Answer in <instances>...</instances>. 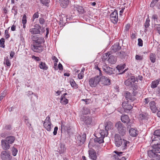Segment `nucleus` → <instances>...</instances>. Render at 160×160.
I'll list each match as a JSON object with an SVG mask.
<instances>
[{
	"label": "nucleus",
	"instance_id": "obj_60",
	"mask_svg": "<svg viewBox=\"0 0 160 160\" xmlns=\"http://www.w3.org/2000/svg\"><path fill=\"white\" fill-rule=\"evenodd\" d=\"M84 73L80 72L78 75V78L79 79H82L84 77Z\"/></svg>",
	"mask_w": 160,
	"mask_h": 160
},
{
	"label": "nucleus",
	"instance_id": "obj_15",
	"mask_svg": "<svg viewBox=\"0 0 160 160\" xmlns=\"http://www.w3.org/2000/svg\"><path fill=\"white\" fill-rule=\"evenodd\" d=\"M1 143V146L3 149L5 151L9 149L10 147V145L5 139L2 140Z\"/></svg>",
	"mask_w": 160,
	"mask_h": 160
},
{
	"label": "nucleus",
	"instance_id": "obj_2",
	"mask_svg": "<svg viewBox=\"0 0 160 160\" xmlns=\"http://www.w3.org/2000/svg\"><path fill=\"white\" fill-rule=\"evenodd\" d=\"M115 127L118 132L122 136L126 134V128L125 126L120 121L117 122L115 124Z\"/></svg>",
	"mask_w": 160,
	"mask_h": 160
},
{
	"label": "nucleus",
	"instance_id": "obj_18",
	"mask_svg": "<svg viewBox=\"0 0 160 160\" xmlns=\"http://www.w3.org/2000/svg\"><path fill=\"white\" fill-rule=\"evenodd\" d=\"M125 97L127 101L133 102L136 99V98L133 97L130 92L128 91L126 92Z\"/></svg>",
	"mask_w": 160,
	"mask_h": 160
},
{
	"label": "nucleus",
	"instance_id": "obj_36",
	"mask_svg": "<svg viewBox=\"0 0 160 160\" xmlns=\"http://www.w3.org/2000/svg\"><path fill=\"white\" fill-rule=\"evenodd\" d=\"M39 67L41 69H42L45 70H47L48 67L45 62H41L39 64Z\"/></svg>",
	"mask_w": 160,
	"mask_h": 160
},
{
	"label": "nucleus",
	"instance_id": "obj_29",
	"mask_svg": "<svg viewBox=\"0 0 160 160\" xmlns=\"http://www.w3.org/2000/svg\"><path fill=\"white\" fill-rule=\"evenodd\" d=\"M129 142L124 139H123L122 143V147L123 149H125L127 148L128 146H129Z\"/></svg>",
	"mask_w": 160,
	"mask_h": 160
},
{
	"label": "nucleus",
	"instance_id": "obj_14",
	"mask_svg": "<svg viewBox=\"0 0 160 160\" xmlns=\"http://www.w3.org/2000/svg\"><path fill=\"white\" fill-rule=\"evenodd\" d=\"M86 139V135L83 134L82 135H79L77 137V142L78 143V145H81L83 144Z\"/></svg>",
	"mask_w": 160,
	"mask_h": 160
},
{
	"label": "nucleus",
	"instance_id": "obj_41",
	"mask_svg": "<svg viewBox=\"0 0 160 160\" xmlns=\"http://www.w3.org/2000/svg\"><path fill=\"white\" fill-rule=\"evenodd\" d=\"M109 52H108L103 54L102 58V60H108V57L109 56Z\"/></svg>",
	"mask_w": 160,
	"mask_h": 160
},
{
	"label": "nucleus",
	"instance_id": "obj_19",
	"mask_svg": "<svg viewBox=\"0 0 160 160\" xmlns=\"http://www.w3.org/2000/svg\"><path fill=\"white\" fill-rule=\"evenodd\" d=\"M89 158L92 160H96L97 156L96 152L93 149L90 150L88 151Z\"/></svg>",
	"mask_w": 160,
	"mask_h": 160
},
{
	"label": "nucleus",
	"instance_id": "obj_21",
	"mask_svg": "<svg viewBox=\"0 0 160 160\" xmlns=\"http://www.w3.org/2000/svg\"><path fill=\"white\" fill-rule=\"evenodd\" d=\"M96 138L94 139V142L96 143H98L99 144L104 142L103 138L100 136L99 134H96Z\"/></svg>",
	"mask_w": 160,
	"mask_h": 160
},
{
	"label": "nucleus",
	"instance_id": "obj_33",
	"mask_svg": "<svg viewBox=\"0 0 160 160\" xmlns=\"http://www.w3.org/2000/svg\"><path fill=\"white\" fill-rule=\"evenodd\" d=\"M90 109L88 108L84 107L82 111V113L83 114H88L90 113Z\"/></svg>",
	"mask_w": 160,
	"mask_h": 160
},
{
	"label": "nucleus",
	"instance_id": "obj_1",
	"mask_svg": "<svg viewBox=\"0 0 160 160\" xmlns=\"http://www.w3.org/2000/svg\"><path fill=\"white\" fill-rule=\"evenodd\" d=\"M136 82H138L137 78L134 76H132L125 81L124 83L126 86L131 87L133 90H135L138 88V86Z\"/></svg>",
	"mask_w": 160,
	"mask_h": 160
},
{
	"label": "nucleus",
	"instance_id": "obj_5",
	"mask_svg": "<svg viewBox=\"0 0 160 160\" xmlns=\"http://www.w3.org/2000/svg\"><path fill=\"white\" fill-rule=\"evenodd\" d=\"M100 76L97 75L90 78L89 81V84L92 87H95L98 84L100 85Z\"/></svg>",
	"mask_w": 160,
	"mask_h": 160
},
{
	"label": "nucleus",
	"instance_id": "obj_30",
	"mask_svg": "<svg viewBox=\"0 0 160 160\" xmlns=\"http://www.w3.org/2000/svg\"><path fill=\"white\" fill-rule=\"evenodd\" d=\"M15 139V137L12 136L8 137L5 138L6 140L10 144L13 142Z\"/></svg>",
	"mask_w": 160,
	"mask_h": 160
},
{
	"label": "nucleus",
	"instance_id": "obj_44",
	"mask_svg": "<svg viewBox=\"0 0 160 160\" xmlns=\"http://www.w3.org/2000/svg\"><path fill=\"white\" fill-rule=\"evenodd\" d=\"M151 100V98H145L144 101H143L144 104L145 105H146Z\"/></svg>",
	"mask_w": 160,
	"mask_h": 160
},
{
	"label": "nucleus",
	"instance_id": "obj_56",
	"mask_svg": "<svg viewBox=\"0 0 160 160\" xmlns=\"http://www.w3.org/2000/svg\"><path fill=\"white\" fill-rule=\"evenodd\" d=\"M115 59V57L113 55H111L109 53V56L107 60H114Z\"/></svg>",
	"mask_w": 160,
	"mask_h": 160
},
{
	"label": "nucleus",
	"instance_id": "obj_34",
	"mask_svg": "<svg viewBox=\"0 0 160 160\" xmlns=\"http://www.w3.org/2000/svg\"><path fill=\"white\" fill-rule=\"evenodd\" d=\"M66 148L65 145L63 144H61L60 147L58 148V150L60 153H62L65 151Z\"/></svg>",
	"mask_w": 160,
	"mask_h": 160
},
{
	"label": "nucleus",
	"instance_id": "obj_49",
	"mask_svg": "<svg viewBox=\"0 0 160 160\" xmlns=\"http://www.w3.org/2000/svg\"><path fill=\"white\" fill-rule=\"evenodd\" d=\"M82 101H84L85 102L86 104H89L91 103L92 101L91 99H82L81 100Z\"/></svg>",
	"mask_w": 160,
	"mask_h": 160
},
{
	"label": "nucleus",
	"instance_id": "obj_61",
	"mask_svg": "<svg viewBox=\"0 0 160 160\" xmlns=\"http://www.w3.org/2000/svg\"><path fill=\"white\" fill-rule=\"evenodd\" d=\"M70 84L71 85V86L72 87L74 88H76V82L74 81H71L70 82Z\"/></svg>",
	"mask_w": 160,
	"mask_h": 160
},
{
	"label": "nucleus",
	"instance_id": "obj_40",
	"mask_svg": "<svg viewBox=\"0 0 160 160\" xmlns=\"http://www.w3.org/2000/svg\"><path fill=\"white\" fill-rule=\"evenodd\" d=\"M154 27L158 33L160 35V24H155Z\"/></svg>",
	"mask_w": 160,
	"mask_h": 160
},
{
	"label": "nucleus",
	"instance_id": "obj_54",
	"mask_svg": "<svg viewBox=\"0 0 160 160\" xmlns=\"http://www.w3.org/2000/svg\"><path fill=\"white\" fill-rule=\"evenodd\" d=\"M39 15H38V12H35L33 15L32 17L33 21L34 19L35 18H38Z\"/></svg>",
	"mask_w": 160,
	"mask_h": 160
},
{
	"label": "nucleus",
	"instance_id": "obj_27",
	"mask_svg": "<svg viewBox=\"0 0 160 160\" xmlns=\"http://www.w3.org/2000/svg\"><path fill=\"white\" fill-rule=\"evenodd\" d=\"M97 134H99L100 135V136L102 137L104 139L105 137H107L108 134V131L106 130H102L100 131L99 132L97 133Z\"/></svg>",
	"mask_w": 160,
	"mask_h": 160
},
{
	"label": "nucleus",
	"instance_id": "obj_62",
	"mask_svg": "<svg viewBox=\"0 0 160 160\" xmlns=\"http://www.w3.org/2000/svg\"><path fill=\"white\" fill-rule=\"evenodd\" d=\"M4 63L8 67H10L11 65L9 61H4Z\"/></svg>",
	"mask_w": 160,
	"mask_h": 160
},
{
	"label": "nucleus",
	"instance_id": "obj_45",
	"mask_svg": "<svg viewBox=\"0 0 160 160\" xmlns=\"http://www.w3.org/2000/svg\"><path fill=\"white\" fill-rule=\"evenodd\" d=\"M40 2L43 5L47 6L50 2V0H40Z\"/></svg>",
	"mask_w": 160,
	"mask_h": 160
},
{
	"label": "nucleus",
	"instance_id": "obj_53",
	"mask_svg": "<svg viewBox=\"0 0 160 160\" xmlns=\"http://www.w3.org/2000/svg\"><path fill=\"white\" fill-rule=\"evenodd\" d=\"M22 24H26L27 22V17L26 15L24 14L22 18Z\"/></svg>",
	"mask_w": 160,
	"mask_h": 160
},
{
	"label": "nucleus",
	"instance_id": "obj_37",
	"mask_svg": "<svg viewBox=\"0 0 160 160\" xmlns=\"http://www.w3.org/2000/svg\"><path fill=\"white\" fill-rule=\"evenodd\" d=\"M158 144H157V145H155V144L153 146V149L156 154L160 153V146L159 147Z\"/></svg>",
	"mask_w": 160,
	"mask_h": 160
},
{
	"label": "nucleus",
	"instance_id": "obj_22",
	"mask_svg": "<svg viewBox=\"0 0 160 160\" xmlns=\"http://www.w3.org/2000/svg\"><path fill=\"white\" fill-rule=\"evenodd\" d=\"M59 1L60 6L63 8L67 7L70 2L69 0H59Z\"/></svg>",
	"mask_w": 160,
	"mask_h": 160
},
{
	"label": "nucleus",
	"instance_id": "obj_55",
	"mask_svg": "<svg viewBox=\"0 0 160 160\" xmlns=\"http://www.w3.org/2000/svg\"><path fill=\"white\" fill-rule=\"evenodd\" d=\"M77 10L78 11L81 13H83L84 12V10L83 8L82 7H79L77 8Z\"/></svg>",
	"mask_w": 160,
	"mask_h": 160
},
{
	"label": "nucleus",
	"instance_id": "obj_38",
	"mask_svg": "<svg viewBox=\"0 0 160 160\" xmlns=\"http://www.w3.org/2000/svg\"><path fill=\"white\" fill-rule=\"evenodd\" d=\"M9 28L10 27H9L5 31L4 36L6 39H8L10 37V34L8 32Z\"/></svg>",
	"mask_w": 160,
	"mask_h": 160
},
{
	"label": "nucleus",
	"instance_id": "obj_7",
	"mask_svg": "<svg viewBox=\"0 0 160 160\" xmlns=\"http://www.w3.org/2000/svg\"><path fill=\"white\" fill-rule=\"evenodd\" d=\"M133 102L127 101L124 102L122 103V106L126 112L129 111L132 108V105H133Z\"/></svg>",
	"mask_w": 160,
	"mask_h": 160
},
{
	"label": "nucleus",
	"instance_id": "obj_9",
	"mask_svg": "<svg viewBox=\"0 0 160 160\" xmlns=\"http://www.w3.org/2000/svg\"><path fill=\"white\" fill-rule=\"evenodd\" d=\"M100 85H103L108 86L110 85L111 82L110 79L105 76H102L100 77Z\"/></svg>",
	"mask_w": 160,
	"mask_h": 160
},
{
	"label": "nucleus",
	"instance_id": "obj_39",
	"mask_svg": "<svg viewBox=\"0 0 160 160\" xmlns=\"http://www.w3.org/2000/svg\"><path fill=\"white\" fill-rule=\"evenodd\" d=\"M12 12L14 14L15 16L17 15L18 13L17 7L15 6H13L12 10Z\"/></svg>",
	"mask_w": 160,
	"mask_h": 160
},
{
	"label": "nucleus",
	"instance_id": "obj_25",
	"mask_svg": "<svg viewBox=\"0 0 160 160\" xmlns=\"http://www.w3.org/2000/svg\"><path fill=\"white\" fill-rule=\"evenodd\" d=\"M121 119L123 122L126 123H128L130 120L129 117L127 115H122L121 116Z\"/></svg>",
	"mask_w": 160,
	"mask_h": 160
},
{
	"label": "nucleus",
	"instance_id": "obj_47",
	"mask_svg": "<svg viewBox=\"0 0 160 160\" xmlns=\"http://www.w3.org/2000/svg\"><path fill=\"white\" fill-rule=\"evenodd\" d=\"M149 57L150 60H155L156 55L155 54L151 53L150 54Z\"/></svg>",
	"mask_w": 160,
	"mask_h": 160
},
{
	"label": "nucleus",
	"instance_id": "obj_26",
	"mask_svg": "<svg viewBox=\"0 0 160 160\" xmlns=\"http://www.w3.org/2000/svg\"><path fill=\"white\" fill-rule=\"evenodd\" d=\"M129 133L130 136L135 137L138 135V131L136 129L131 128L129 130Z\"/></svg>",
	"mask_w": 160,
	"mask_h": 160
},
{
	"label": "nucleus",
	"instance_id": "obj_3",
	"mask_svg": "<svg viewBox=\"0 0 160 160\" xmlns=\"http://www.w3.org/2000/svg\"><path fill=\"white\" fill-rule=\"evenodd\" d=\"M35 28H30L29 30V32L31 34H41L44 33L45 31L44 28L42 27L41 28V27L40 25L38 24H36L35 26Z\"/></svg>",
	"mask_w": 160,
	"mask_h": 160
},
{
	"label": "nucleus",
	"instance_id": "obj_16",
	"mask_svg": "<svg viewBox=\"0 0 160 160\" xmlns=\"http://www.w3.org/2000/svg\"><path fill=\"white\" fill-rule=\"evenodd\" d=\"M103 71L108 74L111 75L114 73V71L115 70V69L107 66H105L103 68Z\"/></svg>",
	"mask_w": 160,
	"mask_h": 160
},
{
	"label": "nucleus",
	"instance_id": "obj_57",
	"mask_svg": "<svg viewBox=\"0 0 160 160\" xmlns=\"http://www.w3.org/2000/svg\"><path fill=\"white\" fill-rule=\"evenodd\" d=\"M138 45L139 46H142L143 45V42L142 40L140 38L138 39Z\"/></svg>",
	"mask_w": 160,
	"mask_h": 160
},
{
	"label": "nucleus",
	"instance_id": "obj_24",
	"mask_svg": "<svg viewBox=\"0 0 160 160\" xmlns=\"http://www.w3.org/2000/svg\"><path fill=\"white\" fill-rule=\"evenodd\" d=\"M105 130L108 131V130H110L113 128V124L110 121L106 122L105 123Z\"/></svg>",
	"mask_w": 160,
	"mask_h": 160
},
{
	"label": "nucleus",
	"instance_id": "obj_13",
	"mask_svg": "<svg viewBox=\"0 0 160 160\" xmlns=\"http://www.w3.org/2000/svg\"><path fill=\"white\" fill-rule=\"evenodd\" d=\"M81 120L83 121L87 125H90L92 121V117L89 116H82L81 118Z\"/></svg>",
	"mask_w": 160,
	"mask_h": 160
},
{
	"label": "nucleus",
	"instance_id": "obj_4",
	"mask_svg": "<svg viewBox=\"0 0 160 160\" xmlns=\"http://www.w3.org/2000/svg\"><path fill=\"white\" fill-rule=\"evenodd\" d=\"M31 39L33 42V44H42L45 42L44 38L42 37H38L37 35H32Z\"/></svg>",
	"mask_w": 160,
	"mask_h": 160
},
{
	"label": "nucleus",
	"instance_id": "obj_50",
	"mask_svg": "<svg viewBox=\"0 0 160 160\" xmlns=\"http://www.w3.org/2000/svg\"><path fill=\"white\" fill-rule=\"evenodd\" d=\"M154 134L156 136H158L160 137V129L155 131L154 132Z\"/></svg>",
	"mask_w": 160,
	"mask_h": 160
},
{
	"label": "nucleus",
	"instance_id": "obj_32",
	"mask_svg": "<svg viewBox=\"0 0 160 160\" xmlns=\"http://www.w3.org/2000/svg\"><path fill=\"white\" fill-rule=\"evenodd\" d=\"M60 102L62 104L66 105L68 103V100L67 99L66 97H63L62 96H61Z\"/></svg>",
	"mask_w": 160,
	"mask_h": 160
},
{
	"label": "nucleus",
	"instance_id": "obj_64",
	"mask_svg": "<svg viewBox=\"0 0 160 160\" xmlns=\"http://www.w3.org/2000/svg\"><path fill=\"white\" fill-rule=\"evenodd\" d=\"M153 158H154L155 160H160V155L156 154L155 156Z\"/></svg>",
	"mask_w": 160,
	"mask_h": 160
},
{
	"label": "nucleus",
	"instance_id": "obj_17",
	"mask_svg": "<svg viewBox=\"0 0 160 160\" xmlns=\"http://www.w3.org/2000/svg\"><path fill=\"white\" fill-rule=\"evenodd\" d=\"M138 118L142 123H145L148 120V117L146 113H142L139 115Z\"/></svg>",
	"mask_w": 160,
	"mask_h": 160
},
{
	"label": "nucleus",
	"instance_id": "obj_11",
	"mask_svg": "<svg viewBox=\"0 0 160 160\" xmlns=\"http://www.w3.org/2000/svg\"><path fill=\"white\" fill-rule=\"evenodd\" d=\"M122 140L120 136L118 134H116L114 137V142L116 146L117 147L121 146L122 143Z\"/></svg>",
	"mask_w": 160,
	"mask_h": 160
},
{
	"label": "nucleus",
	"instance_id": "obj_12",
	"mask_svg": "<svg viewBox=\"0 0 160 160\" xmlns=\"http://www.w3.org/2000/svg\"><path fill=\"white\" fill-rule=\"evenodd\" d=\"M31 47L34 52H41L43 49V47L41 44H33Z\"/></svg>",
	"mask_w": 160,
	"mask_h": 160
},
{
	"label": "nucleus",
	"instance_id": "obj_28",
	"mask_svg": "<svg viewBox=\"0 0 160 160\" xmlns=\"http://www.w3.org/2000/svg\"><path fill=\"white\" fill-rule=\"evenodd\" d=\"M148 154L149 157L152 158H154L156 154V152L153 148L152 150H149L148 152Z\"/></svg>",
	"mask_w": 160,
	"mask_h": 160
},
{
	"label": "nucleus",
	"instance_id": "obj_43",
	"mask_svg": "<svg viewBox=\"0 0 160 160\" xmlns=\"http://www.w3.org/2000/svg\"><path fill=\"white\" fill-rule=\"evenodd\" d=\"M5 39L2 38L0 39V45L1 47L4 48L5 45H4Z\"/></svg>",
	"mask_w": 160,
	"mask_h": 160
},
{
	"label": "nucleus",
	"instance_id": "obj_51",
	"mask_svg": "<svg viewBox=\"0 0 160 160\" xmlns=\"http://www.w3.org/2000/svg\"><path fill=\"white\" fill-rule=\"evenodd\" d=\"M98 62L95 63L94 64V68L96 69L97 70H99V76H101V75L102 74L101 71L100 70V69L99 68V67H98Z\"/></svg>",
	"mask_w": 160,
	"mask_h": 160
},
{
	"label": "nucleus",
	"instance_id": "obj_8",
	"mask_svg": "<svg viewBox=\"0 0 160 160\" xmlns=\"http://www.w3.org/2000/svg\"><path fill=\"white\" fill-rule=\"evenodd\" d=\"M0 157L2 160H11L12 159L10 153L5 150L1 152Z\"/></svg>",
	"mask_w": 160,
	"mask_h": 160
},
{
	"label": "nucleus",
	"instance_id": "obj_46",
	"mask_svg": "<svg viewBox=\"0 0 160 160\" xmlns=\"http://www.w3.org/2000/svg\"><path fill=\"white\" fill-rule=\"evenodd\" d=\"M12 155L14 156H16L18 152V150L16 148L13 147L12 149Z\"/></svg>",
	"mask_w": 160,
	"mask_h": 160
},
{
	"label": "nucleus",
	"instance_id": "obj_52",
	"mask_svg": "<svg viewBox=\"0 0 160 160\" xmlns=\"http://www.w3.org/2000/svg\"><path fill=\"white\" fill-rule=\"evenodd\" d=\"M159 0H153L151 2L150 4V6L152 7H154L156 4Z\"/></svg>",
	"mask_w": 160,
	"mask_h": 160
},
{
	"label": "nucleus",
	"instance_id": "obj_59",
	"mask_svg": "<svg viewBox=\"0 0 160 160\" xmlns=\"http://www.w3.org/2000/svg\"><path fill=\"white\" fill-rule=\"evenodd\" d=\"M136 59L137 60H141L143 59V58L142 56H139L138 55H136L135 56Z\"/></svg>",
	"mask_w": 160,
	"mask_h": 160
},
{
	"label": "nucleus",
	"instance_id": "obj_35",
	"mask_svg": "<svg viewBox=\"0 0 160 160\" xmlns=\"http://www.w3.org/2000/svg\"><path fill=\"white\" fill-rule=\"evenodd\" d=\"M23 118L24 119V122L25 123L29 128L31 126V124L29 122V119L25 116L23 117Z\"/></svg>",
	"mask_w": 160,
	"mask_h": 160
},
{
	"label": "nucleus",
	"instance_id": "obj_10",
	"mask_svg": "<svg viewBox=\"0 0 160 160\" xmlns=\"http://www.w3.org/2000/svg\"><path fill=\"white\" fill-rule=\"evenodd\" d=\"M110 19L111 22L114 24L117 23L118 21V11L115 10L110 15Z\"/></svg>",
	"mask_w": 160,
	"mask_h": 160
},
{
	"label": "nucleus",
	"instance_id": "obj_6",
	"mask_svg": "<svg viewBox=\"0 0 160 160\" xmlns=\"http://www.w3.org/2000/svg\"><path fill=\"white\" fill-rule=\"evenodd\" d=\"M43 124L44 128L47 131L49 132L51 131L53 126L52 125L50 117L49 116L46 117Z\"/></svg>",
	"mask_w": 160,
	"mask_h": 160
},
{
	"label": "nucleus",
	"instance_id": "obj_58",
	"mask_svg": "<svg viewBox=\"0 0 160 160\" xmlns=\"http://www.w3.org/2000/svg\"><path fill=\"white\" fill-rule=\"evenodd\" d=\"M39 22L41 24H43L45 22V19L42 18H40L39 19Z\"/></svg>",
	"mask_w": 160,
	"mask_h": 160
},
{
	"label": "nucleus",
	"instance_id": "obj_63",
	"mask_svg": "<svg viewBox=\"0 0 160 160\" xmlns=\"http://www.w3.org/2000/svg\"><path fill=\"white\" fill-rule=\"evenodd\" d=\"M152 19L154 21L157 20L158 18V15L156 14H154L152 16Z\"/></svg>",
	"mask_w": 160,
	"mask_h": 160
},
{
	"label": "nucleus",
	"instance_id": "obj_20",
	"mask_svg": "<svg viewBox=\"0 0 160 160\" xmlns=\"http://www.w3.org/2000/svg\"><path fill=\"white\" fill-rule=\"evenodd\" d=\"M149 106L152 112L153 113L156 112L157 108L156 106L155 102L153 101H151L149 103Z\"/></svg>",
	"mask_w": 160,
	"mask_h": 160
},
{
	"label": "nucleus",
	"instance_id": "obj_31",
	"mask_svg": "<svg viewBox=\"0 0 160 160\" xmlns=\"http://www.w3.org/2000/svg\"><path fill=\"white\" fill-rule=\"evenodd\" d=\"M160 82V79H158L156 80L153 81L152 83L151 87L152 88H156L159 83Z\"/></svg>",
	"mask_w": 160,
	"mask_h": 160
},
{
	"label": "nucleus",
	"instance_id": "obj_23",
	"mask_svg": "<svg viewBox=\"0 0 160 160\" xmlns=\"http://www.w3.org/2000/svg\"><path fill=\"white\" fill-rule=\"evenodd\" d=\"M121 48V47L119 46L118 43H116L113 45L111 48V50L114 52H116Z\"/></svg>",
	"mask_w": 160,
	"mask_h": 160
},
{
	"label": "nucleus",
	"instance_id": "obj_48",
	"mask_svg": "<svg viewBox=\"0 0 160 160\" xmlns=\"http://www.w3.org/2000/svg\"><path fill=\"white\" fill-rule=\"evenodd\" d=\"M150 20L148 18H147L146 20V22L145 23L144 26L145 28H147L150 25L149 24Z\"/></svg>",
	"mask_w": 160,
	"mask_h": 160
},
{
	"label": "nucleus",
	"instance_id": "obj_42",
	"mask_svg": "<svg viewBox=\"0 0 160 160\" xmlns=\"http://www.w3.org/2000/svg\"><path fill=\"white\" fill-rule=\"evenodd\" d=\"M61 125L62 129H63L64 130L66 129L68 126L66 125V123L63 121H61Z\"/></svg>",
	"mask_w": 160,
	"mask_h": 160
}]
</instances>
